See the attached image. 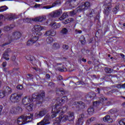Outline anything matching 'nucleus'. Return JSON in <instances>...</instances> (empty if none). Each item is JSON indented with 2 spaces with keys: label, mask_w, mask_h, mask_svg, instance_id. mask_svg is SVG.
I'll use <instances>...</instances> for the list:
<instances>
[{
  "label": "nucleus",
  "mask_w": 125,
  "mask_h": 125,
  "mask_svg": "<svg viewBox=\"0 0 125 125\" xmlns=\"http://www.w3.org/2000/svg\"><path fill=\"white\" fill-rule=\"evenodd\" d=\"M45 96L44 91H42L41 93L38 95L37 93H34L32 96V98L30 96H25L22 99V104L23 105H28L36 101V103L41 104L43 102V99Z\"/></svg>",
  "instance_id": "nucleus-1"
},
{
  "label": "nucleus",
  "mask_w": 125,
  "mask_h": 125,
  "mask_svg": "<svg viewBox=\"0 0 125 125\" xmlns=\"http://www.w3.org/2000/svg\"><path fill=\"white\" fill-rule=\"evenodd\" d=\"M66 111H67V107L62 108L61 104L55 105L52 109L53 114L51 115V118H55L57 116V114H62Z\"/></svg>",
  "instance_id": "nucleus-2"
},
{
  "label": "nucleus",
  "mask_w": 125,
  "mask_h": 125,
  "mask_svg": "<svg viewBox=\"0 0 125 125\" xmlns=\"http://www.w3.org/2000/svg\"><path fill=\"white\" fill-rule=\"evenodd\" d=\"M34 115L33 114H30L29 116H21L18 118L17 123L19 125H22L26 124V123H30V120L32 121Z\"/></svg>",
  "instance_id": "nucleus-3"
},
{
  "label": "nucleus",
  "mask_w": 125,
  "mask_h": 125,
  "mask_svg": "<svg viewBox=\"0 0 125 125\" xmlns=\"http://www.w3.org/2000/svg\"><path fill=\"white\" fill-rule=\"evenodd\" d=\"M22 37V33L19 31L13 32L11 36H8L9 41H18Z\"/></svg>",
  "instance_id": "nucleus-4"
},
{
  "label": "nucleus",
  "mask_w": 125,
  "mask_h": 125,
  "mask_svg": "<svg viewBox=\"0 0 125 125\" xmlns=\"http://www.w3.org/2000/svg\"><path fill=\"white\" fill-rule=\"evenodd\" d=\"M90 7V3L89 2H86L81 5L79 7L77 8V12H82V11H84L86 9Z\"/></svg>",
  "instance_id": "nucleus-5"
},
{
  "label": "nucleus",
  "mask_w": 125,
  "mask_h": 125,
  "mask_svg": "<svg viewBox=\"0 0 125 125\" xmlns=\"http://www.w3.org/2000/svg\"><path fill=\"white\" fill-rule=\"evenodd\" d=\"M45 29H46V28L45 26H42L40 25H36L33 28V31H34V32H37L38 33L36 34V35H38V36H42V33L41 32V31L45 30Z\"/></svg>",
  "instance_id": "nucleus-6"
},
{
  "label": "nucleus",
  "mask_w": 125,
  "mask_h": 125,
  "mask_svg": "<svg viewBox=\"0 0 125 125\" xmlns=\"http://www.w3.org/2000/svg\"><path fill=\"white\" fill-rule=\"evenodd\" d=\"M22 95H23V94H21V93L14 94L11 95V96L10 99L11 102H13V103H15V102H18V101H19V99H20Z\"/></svg>",
  "instance_id": "nucleus-7"
},
{
  "label": "nucleus",
  "mask_w": 125,
  "mask_h": 125,
  "mask_svg": "<svg viewBox=\"0 0 125 125\" xmlns=\"http://www.w3.org/2000/svg\"><path fill=\"white\" fill-rule=\"evenodd\" d=\"M46 113H47V110L45 108L42 109L39 113H36L35 114L34 117L36 118V119H39V118H42L43 117Z\"/></svg>",
  "instance_id": "nucleus-8"
},
{
  "label": "nucleus",
  "mask_w": 125,
  "mask_h": 125,
  "mask_svg": "<svg viewBox=\"0 0 125 125\" xmlns=\"http://www.w3.org/2000/svg\"><path fill=\"white\" fill-rule=\"evenodd\" d=\"M49 124H50L49 122V116L48 115H46L44 117L43 120L37 124V125H49Z\"/></svg>",
  "instance_id": "nucleus-9"
},
{
  "label": "nucleus",
  "mask_w": 125,
  "mask_h": 125,
  "mask_svg": "<svg viewBox=\"0 0 125 125\" xmlns=\"http://www.w3.org/2000/svg\"><path fill=\"white\" fill-rule=\"evenodd\" d=\"M21 112H22V108L20 106L12 107L10 110V113H11V114H14V115L19 114V113H21Z\"/></svg>",
  "instance_id": "nucleus-10"
},
{
  "label": "nucleus",
  "mask_w": 125,
  "mask_h": 125,
  "mask_svg": "<svg viewBox=\"0 0 125 125\" xmlns=\"http://www.w3.org/2000/svg\"><path fill=\"white\" fill-rule=\"evenodd\" d=\"M61 14H62V10L59 9L51 13L49 15V16L55 18V17H58V16H60V15H61Z\"/></svg>",
  "instance_id": "nucleus-11"
},
{
  "label": "nucleus",
  "mask_w": 125,
  "mask_h": 125,
  "mask_svg": "<svg viewBox=\"0 0 125 125\" xmlns=\"http://www.w3.org/2000/svg\"><path fill=\"white\" fill-rule=\"evenodd\" d=\"M68 98L66 96L62 97L61 100H60L59 103H57L55 105H61V106L62 107V109H64V108H67L68 109V106H66L65 107L62 106V103H65L66 101H67Z\"/></svg>",
  "instance_id": "nucleus-12"
},
{
  "label": "nucleus",
  "mask_w": 125,
  "mask_h": 125,
  "mask_svg": "<svg viewBox=\"0 0 125 125\" xmlns=\"http://www.w3.org/2000/svg\"><path fill=\"white\" fill-rule=\"evenodd\" d=\"M110 5L111 3H109L108 5H106L105 6L104 13L105 14V15H108V14H109V13H110V11H111L112 9V7H111Z\"/></svg>",
  "instance_id": "nucleus-13"
},
{
  "label": "nucleus",
  "mask_w": 125,
  "mask_h": 125,
  "mask_svg": "<svg viewBox=\"0 0 125 125\" xmlns=\"http://www.w3.org/2000/svg\"><path fill=\"white\" fill-rule=\"evenodd\" d=\"M45 20H46V16H40L33 19V21L35 22H43Z\"/></svg>",
  "instance_id": "nucleus-14"
},
{
  "label": "nucleus",
  "mask_w": 125,
  "mask_h": 125,
  "mask_svg": "<svg viewBox=\"0 0 125 125\" xmlns=\"http://www.w3.org/2000/svg\"><path fill=\"white\" fill-rule=\"evenodd\" d=\"M83 118H84V115L81 114L79 115V118L76 122V125H83Z\"/></svg>",
  "instance_id": "nucleus-15"
},
{
  "label": "nucleus",
  "mask_w": 125,
  "mask_h": 125,
  "mask_svg": "<svg viewBox=\"0 0 125 125\" xmlns=\"http://www.w3.org/2000/svg\"><path fill=\"white\" fill-rule=\"evenodd\" d=\"M75 103L77 105L76 107L79 108L80 109H84V107H85V104H84V103H83V102H78Z\"/></svg>",
  "instance_id": "nucleus-16"
},
{
  "label": "nucleus",
  "mask_w": 125,
  "mask_h": 125,
  "mask_svg": "<svg viewBox=\"0 0 125 125\" xmlns=\"http://www.w3.org/2000/svg\"><path fill=\"white\" fill-rule=\"evenodd\" d=\"M57 65L59 66L58 70H59L60 72H65V71H66V68L64 67V65L62 64V63H58Z\"/></svg>",
  "instance_id": "nucleus-17"
},
{
  "label": "nucleus",
  "mask_w": 125,
  "mask_h": 125,
  "mask_svg": "<svg viewBox=\"0 0 125 125\" xmlns=\"http://www.w3.org/2000/svg\"><path fill=\"white\" fill-rule=\"evenodd\" d=\"M86 96L87 98H90V100H92V99H94L96 96V94L93 92H92L88 93Z\"/></svg>",
  "instance_id": "nucleus-18"
},
{
  "label": "nucleus",
  "mask_w": 125,
  "mask_h": 125,
  "mask_svg": "<svg viewBox=\"0 0 125 125\" xmlns=\"http://www.w3.org/2000/svg\"><path fill=\"white\" fill-rule=\"evenodd\" d=\"M56 35V32L54 31L48 30L46 32L45 34H44V36H52L53 37Z\"/></svg>",
  "instance_id": "nucleus-19"
},
{
  "label": "nucleus",
  "mask_w": 125,
  "mask_h": 125,
  "mask_svg": "<svg viewBox=\"0 0 125 125\" xmlns=\"http://www.w3.org/2000/svg\"><path fill=\"white\" fill-rule=\"evenodd\" d=\"M50 25L53 29H58V28H60V27H61V24L60 23H56V22L51 23Z\"/></svg>",
  "instance_id": "nucleus-20"
},
{
  "label": "nucleus",
  "mask_w": 125,
  "mask_h": 125,
  "mask_svg": "<svg viewBox=\"0 0 125 125\" xmlns=\"http://www.w3.org/2000/svg\"><path fill=\"white\" fill-rule=\"evenodd\" d=\"M4 92H5V94H11V93H12V89L11 88H10V87H8V86H6L5 88V90L3 91Z\"/></svg>",
  "instance_id": "nucleus-21"
},
{
  "label": "nucleus",
  "mask_w": 125,
  "mask_h": 125,
  "mask_svg": "<svg viewBox=\"0 0 125 125\" xmlns=\"http://www.w3.org/2000/svg\"><path fill=\"white\" fill-rule=\"evenodd\" d=\"M103 120L104 122H109V123H112V118H110V116L106 115L104 117Z\"/></svg>",
  "instance_id": "nucleus-22"
},
{
  "label": "nucleus",
  "mask_w": 125,
  "mask_h": 125,
  "mask_svg": "<svg viewBox=\"0 0 125 125\" xmlns=\"http://www.w3.org/2000/svg\"><path fill=\"white\" fill-rule=\"evenodd\" d=\"M74 119H75V116H74V113L71 112L69 114V116H68L67 120L69 121H74Z\"/></svg>",
  "instance_id": "nucleus-23"
},
{
  "label": "nucleus",
  "mask_w": 125,
  "mask_h": 125,
  "mask_svg": "<svg viewBox=\"0 0 125 125\" xmlns=\"http://www.w3.org/2000/svg\"><path fill=\"white\" fill-rule=\"evenodd\" d=\"M66 17H68V13L67 12H65L63 13L62 15L59 18V20L61 21H62V20H64Z\"/></svg>",
  "instance_id": "nucleus-24"
},
{
  "label": "nucleus",
  "mask_w": 125,
  "mask_h": 125,
  "mask_svg": "<svg viewBox=\"0 0 125 125\" xmlns=\"http://www.w3.org/2000/svg\"><path fill=\"white\" fill-rule=\"evenodd\" d=\"M33 106H34L33 103L29 104V105L26 106L27 110H28V111H29L30 112H31V111H33Z\"/></svg>",
  "instance_id": "nucleus-25"
},
{
  "label": "nucleus",
  "mask_w": 125,
  "mask_h": 125,
  "mask_svg": "<svg viewBox=\"0 0 125 125\" xmlns=\"http://www.w3.org/2000/svg\"><path fill=\"white\" fill-rule=\"evenodd\" d=\"M30 40L35 43V42H38V40H39V35H37V36H33Z\"/></svg>",
  "instance_id": "nucleus-26"
},
{
  "label": "nucleus",
  "mask_w": 125,
  "mask_h": 125,
  "mask_svg": "<svg viewBox=\"0 0 125 125\" xmlns=\"http://www.w3.org/2000/svg\"><path fill=\"white\" fill-rule=\"evenodd\" d=\"M80 12H78V10H77V8H76V10H74L72 11L69 12V13L70 16H74V15H76L77 13H79Z\"/></svg>",
  "instance_id": "nucleus-27"
},
{
  "label": "nucleus",
  "mask_w": 125,
  "mask_h": 125,
  "mask_svg": "<svg viewBox=\"0 0 125 125\" xmlns=\"http://www.w3.org/2000/svg\"><path fill=\"white\" fill-rule=\"evenodd\" d=\"M46 42L48 44L53 42V38L51 37H49L47 38Z\"/></svg>",
  "instance_id": "nucleus-28"
},
{
  "label": "nucleus",
  "mask_w": 125,
  "mask_h": 125,
  "mask_svg": "<svg viewBox=\"0 0 125 125\" xmlns=\"http://www.w3.org/2000/svg\"><path fill=\"white\" fill-rule=\"evenodd\" d=\"M53 49H59V48H60V45H59V43L55 42L53 44Z\"/></svg>",
  "instance_id": "nucleus-29"
},
{
  "label": "nucleus",
  "mask_w": 125,
  "mask_h": 125,
  "mask_svg": "<svg viewBox=\"0 0 125 125\" xmlns=\"http://www.w3.org/2000/svg\"><path fill=\"white\" fill-rule=\"evenodd\" d=\"M93 112H94V108H93V107H90L88 109V113L89 114V115H93Z\"/></svg>",
  "instance_id": "nucleus-30"
},
{
  "label": "nucleus",
  "mask_w": 125,
  "mask_h": 125,
  "mask_svg": "<svg viewBox=\"0 0 125 125\" xmlns=\"http://www.w3.org/2000/svg\"><path fill=\"white\" fill-rule=\"evenodd\" d=\"M57 4V3H54L52 6L50 5H47V6H45L43 7V8H45L46 9H49L50 8H52V7H54Z\"/></svg>",
  "instance_id": "nucleus-31"
},
{
  "label": "nucleus",
  "mask_w": 125,
  "mask_h": 125,
  "mask_svg": "<svg viewBox=\"0 0 125 125\" xmlns=\"http://www.w3.org/2000/svg\"><path fill=\"white\" fill-rule=\"evenodd\" d=\"M9 56V55L6 53H4L3 54V58L5 59V60L8 61L9 60V58H8Z\"/></svg>",
  "instance_id": "nucleus-32"
},
{
  "label": "nucleus",
  "mask_w": 125,
  "mask_h": 125,
  "mask_svg": "<svg viewBox=\"0 0 125 125\" xmlns=\"http://www.w3.org/2000/svg\"><path fill=\"white\" fill-rule=\"evenodd\" d=\"M72 21H74V19L69 18L64 21V22H63V23L64 24H68V23H70V22H72Z\"/></svg>",
  "instance_id": "nucleus-33"
},
{
  "label": "nucleus",
  "mask_w": 125,
  "mask_h": 125,
  "mask_svg": "<svg viewBox=\"0 0 125 125\" xmlns=\"http://www.w3.org/2000/svg\"><path fill=\"white\" fill-rule=\"evenodd\" d=\"M61 33L62 35H66L67 33H68V29L66 28H63L61 31Z\"/></svg>",
  "instance_id": "nucleus-34"
},
{
  "label": "nucleus",
  "mask_w": 125,
  "mask_h": 125,
  "mask_svg": "<svg viewBox=\"0 0 125 125\" xmlns=\"http://www.w3.org/2000/svg\"><path fill=\"white\" fill-rule=\"evenodd\" d=\"M7 9V7L6 6H2L0 7V12H3Z\"/></svg>",
  "instance_id": "nucleus-35"
},
{
  "label": "nucleus",
  "mask_w": 125,
  "mask_h": 125,
  "mask_svg": "<svg viewBox=\"0 0 125 125\" xmlns=\"http://www.w3.org/2000/svg\"><path fill=\"white\" fill-rule=\"evenodd\" d=\"M80 42L82 44H85V38L83 36L81 37Z\"/></svg>",
  "instance_id": "nucleus-36"
},
{
  "label": "nucleus",
  "mask_w": 125,
  "mask_h": 125,
  "mask_svg": "<svg viewBox=\"0 0 125 125\" xmlns=\"http://www.w3.org/2000/svg\"><path fill=\"white\" fill-rule=\"evenodd\" d=\"M34 43V42H33V41L31 39H30L27 41L26 45H28V46H30L31 45H33Z\"/></svg>",
  "instance_id": "nucleus-37"
},
{
  "label": "nucleus",
  "mask_w": 125,
  "mask_h": 125,
  "mask_svg": "<svg viewBox=\"0 0 125 125\" xmlns=\"http://www.w3.org/2000/svg\"><path fill=\"white\" fill-rule=\"evenodd\" d=\"M3 19V15H0V20ZM2 25V22H0V27ZM1 34V29H0V34ZM1 38V35H0V39Z\"/></svg>",
  "instance_id": "nucleus-38"
},
{
  "label": "nucleus",
  "mask_w": 125,
  "mask_h": 125,
  "mask_svg": "<svg viewBox=\"0 0 125 125\" xmlns=\"http://www.w3.org/2000/svg\"><path fill=\"white\" fill-rule=\"evenodd\" d=\"M120 125H125V118L121 119L119 122Z\"/></svg>",
  "instance_id": "nucleus-39"
},
{
  "label": "nucleus",
  "mask_w": 125,
  "mask_h": 125,
  "mask_svg": "<svg viewBox=\"0 0 125 125\" xmlns=\"http://www.w3.org/2000/svg\"><path fill=\"white\" fill-rule=\"evenodd\" d=\"M104 70L106 72V73H107L109 74L111 73V72H112V69H111V68H108V67H105L104 68Z\"/></svg>",
  "instance_id": "nucleus-40"
},
{
  "label": "nucleus",
  "mask_w": 125,
  "mask_h": 125,
  "mask_svg": "<svg viewBox=\"0 0 125 125\" xmlns=\"http://www.w3.org/2000/svg\"><path fill=\"white\" fill-rule=\"evenodd\" d=\"M5 96V92L3 91H0V98H3Z\"/></svg>",
  "instance_id": "nucleus-41"
},
{
  "label": "nucleus",
  "mask_w": 125,
  "mask_h": 125,
  "mask_svg": "<svg viewBox=\"0 0 125 125\" xmlns=\"http://www.w3.org/2000/svg\"><path fill=\"white\" fill-rule=\"evenodd\" d=\"M13 28V26H6L4 28V31H6V32H7V31H10V29H12Z\"/></svg>",
  "instance_id": "nucleus-42"
},
{
  "label": "nucleus",
  "mask_w": 125,
  "mask_h": 125,
  "mask_svg": "<svg viewBox=\"0 0 125 125\" xmlns=\"http://www.w3.org/2000/svg\"><path fill=\"white\" fill-rule=\"evenodd\" d=\"M117 112H118V110L116 108H113L109 111V112H110L111 114H115V113H117Z\"/></svg>",
  "instance_id": "nucleus-43"
},
{
  "label": "nucleus",
  "mask_w": 125,
  "mask_h": 125,
  "mask_svg": "<svg viewBox=\"0 0 125 125\" xmlns=\"http://www.w3.org/2000/svg\"><path fill=\"white\" fill-rule=\"evenodd\" d=\"M62 48H63L64 50H68V49L69 48V46H68V45L63 44V45H62Z\"/></svg>",
  "instance_id": "nucleus-44"
},
{
  "label": "nucleus",
  "mask_w": 125,
  "mask_h": 125,
  "mask_svg": "<svg viewBox=\"0 0 125 125\" xmlns=\"http://www.w3.org/2000/svg\"><path fill=\"white\" fill-rule=\"evenodd\" d=\"M118 10H119V5H116L115 8L113 9L112 11L116 12V11H118Z\"/></svg>",
  "instance_id": "nucleus-45"
},
{
  "label": "nucleus",
  "mask_w": 125,
  "mask_h": 125,
  "mask_svg": "<svg viewBox=\"0 0 125 125\" xmlns=\"http://www.w3.org/2000/svg\"><path fill=\"white\" fill-rule=\"evenodd\" d=\"M95 120V118L92 117L88 120V122L89 123H91L92 122H93Z\"/></svg>",
  "instance_id": "nucleus-46"
},
{
  "label": "nucleus",
  "mask_w": 125,
  "mask_h": 125,
  "mask_svg": "<svg viewBox=\"0 0 125 125\" xmlns=\"http://www.w3.org/2000/svg\"><path fill=\"white\" fill-rule=\"evenodd\" d=\"M93 13H94V10H91V12L89 14V17H92V16H93Z\"/></svg>",
  "instance_id": "nucleus-47"
},
{
  "label": "nucleus",
  "mask_w": 125,
  "mask_h": 125,
  "mask_svg": "<svg viewBox=\"0 0 125 125\" xmlns=\"http://www.w3.org/2000/svg\"><path fill=\"white\" fill-rule=\"evenodd\" d=\"M105 99H106L103 96H102L101 97H100V100L101 102H103V101H104V100H105Z\"/></svg>",
  "instance_id": "nucleus-48"
},
{
  "label": "nucleus",
  "mask_w": 125,
  "mask_h": 125,
  "mask_svg": "<svg viewBox=\"0 0 125 125\" xmlns=\"http://www.w3.org/2000/svg\"><path fill=\"white\" fill-rule=\"evenodd\" d=\"M11 52V50L10 48H8L7 50L5 51V53H7V54H8V53H10Z\"/></svg>",
  "instance_id": "nucleus-49"
},
{
  "label": "nucleus",
  "mask_w": 125,
  "mask_h": 125,
  "mask_svg": "<svg viewBox=\"0 0 125 125\" xmlns=\"http://www.w3.org/2000/svg\"><path fill=\"white\" fill-rule=\"evenodd\" d=\"M17 89H23V86L22 85H18L17 86Z\"/></svg>",
  "instance_id": "nucleus-50"
},
{
  "label": "nucleus",
  "mask_w": 125,
  "mask_h": 125,
  "mask_svg": "<svg viewBox=\"0 0 125 125\" xmlns=\"http://www.w3.org/2000/svg\"><path fill=\"white\" fill-rule=\"evenodd\" d=\"M11 60L12 61H15V60H16V57L15 56H12L11 57Z\"/></svg>",
  "instance_id": "nucleus-51"
},
{
  "label": "nucleus",
  "mask_w": 125,
  "mask_h": 125,
  "mask_svg": "<svg viewBox=\"0 0 125 125\" xmlns=\"http://www.w3.org/2000/svg\"><path fill=\"white\" fill-rule=\"evenodd\" d=\"M9 43H10V42L2 44L1 46H5V45H7V44H9Z\"/></svg>",
  "instance_id": "nucleus-52"
},
{
  "label": "nucleus",
  "mask_w": 125,
  "mask_h": 125,
  "mask_svg": "<svg viewBox=\"0 0 125 125\" xmlns=\"http://www.w3.org/2000/svg\"><path fill=\"white\" fill-rule=\"evenodd\" d=\"M117 88H122V84H118L116 85Z\"/></svg>",
  "instance_id": "nucleus-53"
},
{
  "label": "nucleus",
  "mask_w": 125,
  "mask_h": 125,
  "mask_svg": "<svg viewBox=\"0 0 125 125\" xmlns=\"http://www.w3.org/2000/svg\"><path fill=\"white\" fill-rule=\"evenodd\" d=\"M96 92H98V93H100V89L99 88H97L96 90H95Z\"/></svg>",
  "instance_id": "nucleus-54"
},
{
  "label": "nucleus",
  "mask_w": 125,
  "mask_h": 125,
  "mask_svg": "<svg viewBox=\"0 0 125 125\" xmlns=\"http://www.w3.org/2000/svg\"><path fill=\"white\" fill-rule=\"evenodd\" d=\"M2 67H6V62H3L2 64Z\"/></svg>",
  "instance_id": "nucleus-55"
},
{
  "label": "nucleus",
  "mask_w": 125,
  "mask_h": 125,
  "mask_svg": "<svg viewBox=\"0 0 125 125\" xmlns=\"http://www.w3.org/2000/svg\"><path fill=\"white\" fill-rule=\"evenodd\" d=\"M120 55L121 57H122V58H123V59H125V55L121 53V54H120Z\"/></svg>",
  "instance_id": "nucleus-56"
},
{
  "label": "nucleus",
  "mask_w": 125,
  "mask_h": 125,
  "mask_svg": "<svg viewBox=\"0 0 125 125\" xmlns=\"http://www.w3.org/2000/svg\"><path fill=\"white\" fill-rule=\"evenodd\" d=\"M75 32H76L77 33H78V34H82V30H76Z\"/></svg>",
  "instance_id": "nucleus-57"
},
{
  "label": "nucleus",
  "mask_w": 125,
  "mask_h": 125,
  "mask_svg": "<svg viewBox=\"0 0 125 125\" xmlns=\"http://www.w3.org/2000/svg\"><path fill=\"white\" fill-rule=\"evenodd\" d=\"M58 80H59V81H62V76H59V77H58Z\"/></svg>",
  "instance_id": "nucleus-58"
},
{
  "label": "nucleus",
  "mask_w": 125,
  "mask_h": 125,
  "mask_svg": "<svg viewBox=\"0 0 125 125\" xmlns=\"http://www.w3.org/2000/svg\"><path fill=\"white\" fill-rule=\"evenodd\" d=\"M46 79H49L50 78V75H49V74H47L46 75Z\"/></svg>",
  "instance_id": "nucleus-59"
},
{
  "label": "nucleus",
  "mask_w": 125,
  "mask_h": 125,
  "mask_svg": "<svg viewBox=\"0 0 125 125\" xmlns=\"http://www.w3.org/2000/svg\"><path fill=\"white\" fill-rule=\"evenodd\" d=\"M1 111H2V106L0 105V115L1 114Z\"/></svg>",
  "instance_id": "nucleus-60"
},
{
  "label": "nucleus",
  "mask_w": 125,
  "mask_h": 125,
  "mask_svg": "<svg viewBox=\"0 0 125 125\" xmlns=\"http://www.w3.org/2000/svg\"><path fill=\"white\" fill-rule=\"evenodd\" d=\"M40 6H41V4H40L35 5V7H40Z\"/></svg>",
  "instance_id": "nucleus-61"
},
{
  "label": "nucleus",
  "mask_w": 125,
  "mask_h": 125,
  "mask_svg": "<svg viewBox=\"0 0 125 125\" xmlns=\"http://www.w3.org/2000/svg\"><path fill=\"white\" fill-rule=\"evenodd\" d=\"M14 17H13V16H11L9 18V20H12V19H14Z\"/></svg>",
  "instance_id": "nucleus-62"
},
{
  "label": "nucleus",
  "mask_w": 125,
  "mask_h": 125,
  "mask_svg": "<svg viewBox=\"0 0 125 125\" xmlns=\"http://www.w3.org/2000/svg\"><path fill=\"white\" fill-rule=\"evenodd\" d=\"M97 103H98V102H97V101H96V102H94L93 103V106H95V105H96V104H97Z\"/></svg>",
  "instance_id": "nucleus-63"
},
{
  "label": "nucleus",
  "mask_w": 125,
  "mask_h": 125,
  "mask_svg": "<svg viewBox=\"0 0 125 125\" xmlns=\"http://www.w3.org/2000/svg\"><path fill=\"white\" fill-rule=\"evenodd\" d=\"M122 88H125V83L122 85Z\"/></svg>",
  "instance_id": "nucleus-64"
}]
</instances>
